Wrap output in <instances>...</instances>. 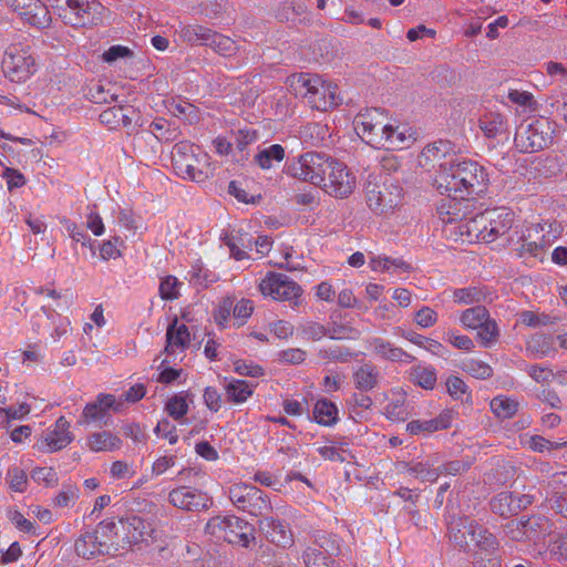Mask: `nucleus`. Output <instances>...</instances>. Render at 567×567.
Returning <instances> with one entry per match:
<instances>
[{"mask_svg": "<svg viewBox=\"0 0 567 567\" xmlns=\"http://www.w3.org/2000/svg\"><path fill=\"white\" fill-rule=\"evenodd\" d=\"M433 185L440 194L452 199L473 200L487 193L489 176L477 162L463 159L456 161L450 171L439 172Z\"/></svg>", "mask_w": 567, "mask_h": 567, "instance_id": "obj_1", "label": "nucleus"}, {"mask_svg": "<svg viewBox=\"0 0 567 567\" xmlns=\"http://www.w3.org/2000/svg\"><path fill=\"white\" fill-rule=\"evenodd\" d=\"M515 223V214L508 208L487 209L473 218L465 220L458 226L462 235L467 236V240L474 239L485 243H493L497 238L506 235Z\"/></svg>", "mask_w": 567, "mask_h": 567, "instance_id": "obj_2", "label": "nucleus"}, {"mask_svg": "<svg viewBox=\"0 0 567 567\" xmlns=\"http://www.w3.org/2000/svg\"><path fill=\"white\" fill-rule=\"evenodd\" d=\"M450 540L460 550L468 553L471 550L467 537L474 543L476 548L474 558H483L484 556H494L499 549L497 538L483 525L474 519L458 518L449 525Z\"/></svg>", "mask_w": 567, "mask_h": 567, "instance_id": "obj_3", "label": "nucleus"}, {"mask_svg": "<svg viewBox=\"0 0 567 567\" xmlns=\"http://www.w3.org/2000/svg\"><path fill=\"white\" fill-rule=\"evenodd\" d=\"M364 198L373 214L389 216L401 205L403 189L386 177L370 175L364 185Z\"/></svg>", "mask_w": 567, "mask_h": 567, "instance_id": "obj_4", "label": "nucleus"}, {"mask_svg": "<svg viewBox=\"0 0 567 567\" xmlns=\"http://www.w3.org/2000/svg\"><path fill=\"white\" fill-rule=\"evenodd\" d=\"M172 161L175 171L185 179L203 183L212 174L207 153L189 142L182 141L174 145Z\"/></svg>", "mask_w": 567, "mask_h": 567, "instance_id": "obj_5", "label": "nucleus"}, {"mask_svg": "<svg viewBox=\"0 0 567 567\" xmlns=\"http://www.w3.org/2000/svg\"><path fill=\"white\" fill-rule=\"evenodd\" d=\"M296 83L299 94L312 110L327 112L341 103L338 86L332 82L322 80L319 75L301 73L298 75Z\"/></svg>", "mask_w": 567, "mask_h": 567, "instance_id": "obj_6", "label": "nucleus"}, {"mask_svg": "<svg viewBox=\"0 0 567 567\" xmlns=\"http://www.w3.org/2000/svg\"><path fill=\"white\" fill-rule=\"evenodd\" d=\"M53 8L65 24L75 28L97 25L104 10L96 0H55Z\"/></svg>", "mask_w": 567, "mask_h": 567, "instance_id": "obj_7", "label": "nucleus"}, {"mask_svg": "<svg viewBox=\"0 0 567 567\" xmlns=\"http://www.w3.org/2000/svg\"><path fill=\"white\" fill-rule=\"evenodd\" d=\"M206 532L217 538L241 547H248L255 539L251 524L237 516H216L206 524Z\"/></svg>", "mask_w": 567, "mask_h": 567, "instance_id": "obj_8", "label": "nucleus"}, {"mask_svg": "<svg viewBox=\"0 0 567 567\" xmlns=\"http://www.w3.org/2000/svg\"><path fill=\"white\" fill-rule=\"evenodd\" d=\"M330 156L322 152H306L289 161L286 165L287 174L315 186L324 181V169L329 167Z\"/></svg>", "mask_w": 567, "mask_h": 567, "instance_id": "obj_9", "label": "nucleus"}, {"mask_svg": "<svg viewBox=\"0 0 567 567\" xmlns=\"http://www.w3.org/2000/svg\"><path fill=\"white\" fill-rule=\"evenodd\" d=\"M1 68L11 82L23 83L37 71V62L30 48L11 44L4 52Z\"/></svg>", "mask_w": 567, "mask_h": 567, "instance_id": "obj_10", "label": "nucleus"}, {"mask_svg": "<svg viewBox=\"0 0 567 567\" xmlns=\"http://www.w3.org/2000/svg\"><path fill=\"white\" fill-rule=\"evenodd\" d=\"M329 167L324 169V181L318 184L327 194L337 198H347L355 188V176L347 165L330 156Z\"/></svg>", "mask_w": 567, "mask_h": 567, "instance_id": "obj_11", "label": "nucleus"}, {"mask_svg": "<svg viewBox=\"0 0 567 567\" xmlns=\"http://www.w3.org/2000/svg\"><path fill=\"white\" fill-rule=\"evenodd\" d=\"M551 138L549 123L545 120H536L519 125L514 143L522 153H535L547 147L551 143Z\"/></svg>", "mask_w": 567, "mask_h": 567, "instance_id": "obj_12", "label": "nucleus"}, {"mask_svg": "<svg viewBox=\"0 0 567 567\" xmlns=\"http://www.w3.org/2000/svg\"><path fill=\"white\" fill-rule=\"evenodd\" d=\"M231 503L244 512L259 516L271 509L267 495L256 486L248 484H235L229 488Z\"/></svg>", "mask_w": 567, "mask_h": 567, "instance_id": "obj_13", "label": "nucleus"}, {"mask_svg": "<svg viewBox=\"0 0 567 567\" xmlns=\"http://www.w3.org/2000/svg\"><path fill=\"white\" fill-rule=\"evenodd\" d=\"M259 290L265 297H270L277 301H293L301 293V287L281 272L270 271L259 284Z\"/></svg>", "mask_w": 567, "mask_h": 567, "instance_id": "obj_14", "label": "nucleus"}, {"mask_svg": "<svg viewBox=\"0 0 567 567\" xmlns=\"http://www.w3.org/2000/svg\"><path fill=\"white\" fill-rule=\"evenodd\" d=\"M457 159L449 141L440 140L426 145L417 157L419 165L426 171H450Z\"/></svg>", "mask_w": 567, "mask_h": 567, "instance_id": "obj_15", "label": "nucleus"}, {"mask_svg": "<svg viewBox=\"0 0 567 567\" xmlns=\"http://www.w3.org/2000/svg\"><path fill=\"white\" fill-rule=\"evenodd\" d=\"M388 122L386 113L381 109H370L360 112L354 118L357 134L374 147V140L380 137Z\"/></svg>", "mask_w": 567, "mask_h": 567, "instance_id": "obj_16", "label": "nucleus"}, {"mask_svg": "<svg viewBox=\"0 0 567 567\" xmlns=\"http://www.w3.org/2000/svg\"><path fill=\"white\" fill-rule=\"evenodd\" d=\"M7 4L27 23L39 29L48 28L52 21L50 11L40 0H6Z\"/></svg>", "mask_w": 567, "mask_h": 567, "instance_id": "obj_17", "label": "nucleus"}, {"mask_svg": "<svg viewBox=\"0 0 567 567\" xmlns=\"http://www.w3.org/2000/svg\"><path fill=\"white\" fill-rule=\"evenodd\" d=\"M416 140L415 132L406 125H392L386 122L380 137L374 140L375 148L398 151L410 147Z\"/></svg>", "mask_w": 567, "mask_h": 567, "instance_id": "obj_18", "label": "nucleus"}, {"mask_svg": "<svg viewBox=\"0 0 567 567\" xmlns=\"http://www.w3.org/2000/svg\"><path fill=\"white\" fill-rule=\"evenodd\" d=\"M168 502L179 509L189 512L207 509L212 504L209 496L205 492L187 486L172 489L168 494Z\"/></svg>", "mask_w": 567, "mask_h": 567, "instance_id": "obj_19", "label": "nucleus"}, {"mask_svg": "<svg viewBox=\"0 0 567 567\" xmlns=\"http://www.w3.org/2000/svg\"><path fill=\"white\" fill-rule=\"evenodd\" d=\"M96 534L99 537L100 553L102 555L117 556L127 549V542L121 535L118 525L113 520H103L97 524Z\"/></svg>", "mask_w": 567, "mask_h": 567, "instance_id": "obj_20", "label": "nucleus"}, {"mask_svg": "<svg viewBox=\"0 0 567 567\" xmlns=\"http://www.w3.org/2000/svg\"><path fill=\"white\" fill-rule=\"evenodd\" d=\"M73 439V433L70 431V422L64 416H60L55 421L53 429L48 430L41 436L38 447L44 452H56L68 446Z\"/></svg>", "mask_w": 567, "mask_h": 567, "instance_id": "obj_21", "label": "nucleus"}, {"mask_svg": "<svg viewBox=\"0 0 567 567\" xmlns=\"http://www.w3.org/2000/svg\"><path fill=\"white\" fill-rule=\"evenodd\" d=\"M118 527L124 540L127 542V549H130L133 544L146 540L152 533L151 524L136 515L122 518L118 522Z\"/></svg>", "mask_w": 567, "mask_h": 567, "instance_id": "obj_22", "label": "nucleus"}, {"mask_svg": "<svg viewBox=\"0 0 567 567\" xmlns=\"http://www.w3.org/2000/svg\"><path fill=\"white\" fill-rule=\"evenodd\" d=\"M259 528L267 539L282 548L293 544V535L288 524L274 517H264L259 520Z\"/></svg>", "mask_w": 567, "mask_h": 567, "instance_id": "obj_23", "label": "nucleus"}, {"mask_svg": "<svg viewBox=\"0 0 567 567\" xmlns=\"http://www.w3.org/2000/svg\"><path fill=\"white\" fill-rule=\"evenodd\" d=\"M115 396L113 394H99L95 401L87 403L82 412L80 424H89L91 422L103 421L111 409L115 408Z\"/></svg>", "mask_w": 567, "mask_h": 567, "instance_id": "obj_24", "label": "nucleus"}, {"mask_svg": "<svg viewBox=\"0 0 567 567\" xmlns=\"http://www.w3.org/2000/svg\"><path fill=\"white\" fill-rule=\"evenodd\" d=\"M368 348L379 358L392 362H413L415 358L390 341L375 337L368 341Z\"/></svg>", "mask_w": 567, "mask_h": 567, "instance_id": "obj_25", "label": "nucleus"}, {"mask_svg": "<svg viewBox=\"0 0 567 567\" xmlns=\"http://www.w3.org/2000/svg\"><path fill=\"white\" fill-rule=\"evenodd\" d=\"M190 343V333L188 327L179 323L175 317L168 324L166 330V346L165 352L173 354L176 350L185 351Z\"/></svg>", "mask_w": 567, "mask_h": 567, "instance_id": "obj_26", "label": "nucleus"}, {"mask_svg": "<svg viewBox=\"0 0 567 567\" xmlns=\"http://www.w3.org/2000/svg\"><path fill=\"white\" fill-rule=\"evenodd\" d=\"M452 417L449 412H443L431 420H413L406 424V432L411 435H430L451 426Z\"/></svg>", "mask_w": 567, "mask_h": 567, "instance_id": "obj_27", "label": "nucleus"}, {"mask_svg": "<svg viewBox=\"0 0 567 567\" xmlns=\"http://www.w3.org/2000/svg\"><path fill=\"white\" fill-rule=\"evenodd\" d=\"M352 378L355 389L368 392L378 386L381 374L375 364L365 362L357 368Z\"/></svg>", "mask_w": 567, "mask_h": 567, "instance_id": "obj_28", "label": "nucleus"}, {"mask_svg": "<svg viewBox=\"0 0 567 567\" xmlns=\"http://www.w3.org/2000/svg\"><path fill=\"white\" fill-rule=\"evenodd\" d=\"M207 47L216 54L226 59L236 58L240 53L241 49L235 39L216 30H213Z\"/></svg>", "mask_w": 567, "mask_h": 567, "instance_id": "obj_29", "label": "nucleus"}, {"mask_svg": "<svg viewBox=\"0 0 567 567\" xmlns=\"http://www.w3.org/2000/svg\"><path fill=\"white\" fill-rule=\"evenodd\" d=\"M86 446L92 452H112L122 447V440L110 431L93 432L86 437Z\"/></svg>", "mask_w": 567, "mask_h": 567, "instance_id": "obj_30", "label": "nucleus"}, {"mask_svg": "<svg viewBox=\"0 0 567 567\" xmlns=\"http://www.w3.org/2000/svg\"><path fill=\"white\" fill-rule=\"evenodd\" d=\"M213 29L202 24H179L177 30L179 39L189 45H205L209 41Z\"/></svg>", "mask_w": 567, "mask_h": 567, "instance_id": "obj_31", "label": "nucleus"}, {"mask_svg": "<svg viewBox=\"0 0 567 567\" xmlns=\"http://www.w3.org/2000/svg\"><path fill=\"white\" fill-rule=\"evenodd\" d=\"M478 126L487 138H495L507 131V121L501 113L488 112L480 117Z\"/></svg>", "mask_w": 567, "mask_h": 567, "instance_id": "obj_32", "label": "nucleus"}, {"mask_svg": "<svg viewBox=\"0 0 567 567\" xmlns=\"http://www.w3.org/2000/svg\"><path fill=\"white\" fill-rule=\"evenodd\" d=\"M226 401L233 404L245 403L252 394L254 386L247 381L233 379L224 385Z\"/></svg>", "mask_w": 567, "mask_h": 567, "instance_id": "obj_33", "label": "nucleus"}, {"mask_svg": "<svg viewBox=\"0 0 567 567\" xmlns=\"http://www.w3.org/2000/svg\"><path fill=\"white\" fill-rule=\"evenodd\" d=\"M525 533L528 542H538L551 532V524L545 516H530L527 519H523Z\"/></svg>", "mask_w": 567, "mask_h": 567, "instance_id": "obj_34", "label": "nucleus"}, {"mask_svg": "<svg viewBox=\"0 0 567 567\" xmlns=\"http://www.w3.org/2000/svg\"><path fill=\"white\" fill-rule=\"evenodd\" d=\"M100 540L96 534V530L86 532L82 534L74 544L75 553L78 556L84 559H91L99 555L101 546L99 545Z\"/></svg>", "mask_w": 567, "mask_h": 567, "instance_id": "obj_35", "label": "nucleus"}, {"mask_svg": "<svg viewBox=\"0 0 567 567\" xmlns=\"http://www.w3.org/2000/svg\"><path fill=\"white\" fill-rule=\"evenodd\" d=\"M547 249L544 244L538 245L535 241H524L518 239L514 254L516 257L524 259L525 262L543 261L546 256Z\"/></svg>", "mask_w": 567, "mask_h": 567, "instance_id": "obj_36", "label": "nucleus"}, {"mask_svg": "<svg viewBox=\"0 0 567 567\" xmlns=\"http://www.w3.org/2000/svg\"><path fill=\"white\" fill-rule=\"evenodd\" d=\"M491 292L485 287H466L453 291V300L456 303H481L485 302Z\"/></svg>", "mask_w": 567, "mask_h": 567, "instance_id": "obj_37", "label": "nucleus"}, {"mask_svg": "<svg viewBox=\"0 0 567 567\" xmlns=\"http://www.w3.org/2000/svg\"><path fill=\"white\" fill-rule=\"evenodd\" d=\"M313 417L317 423L330 426L338 421V408L328 399L318 400L313 408Z\"/></svg>", "mask_w": 567, "mask_h": 567, "instance_id": "obj_38", "label": "nucleus"}, {"mask_svg": "<svg viewBox=\"0 0 567 567\" xmlns=\"http://www.w3.org/2000/svg\"><path fill=\"white\" fill-rule=\"evenodd\" d=\"M546 228H550L548 223L532 224L526 227L519 239L524 241H535L537 245L538 243L544 244V248L548 249L553 243V238L550 231L546 230Z\"/></svg>", "mask_w": 567, "mask_h": 567, "instance_id": "obj_39", "label": "nucleus"}, {"mask_svg": "<svg viewBox=\"0 0 567 567\" xmlns=\"http://www.w3.org/2000/svg\"><path fill=\"white\" fill-rule=\"evenodd\" d=\"M410 379L414 384L425 390H433L437 381L435 369L423 365L413 367L410 372Z\"/></svg>", "mask_w": 567, "mask_h": 567, "instance_id": "obj_40", "label": "nucleus"}, {"mask_svg": "<svg viewBox=\"0 0 567 567\" xmlns=\"http://www.w3.org/2000/svg\"><path fill=\"white\" fill-rule=\"evenodd\" d=\"M455 200L456 199H452L450 197H447V199H442L437 206V215L444 224L460 221L461 226L465 223L463 221L464 214L461 213V209L458 208L460 204Z\"/></svg>", "mask_w": 567, "mask_h": 567, "instance_id": "obj_41", "label": "nucleus"}, {"mask_svg": "<svg viewBox=\"0 0 567 567\" xmlns=\"http://www.w3.org/2000/svg\"><path fill=\"white\" fill-rule=\"evenodd\" d=\"M515 495L511 492H501L491 501L492 512L499 516H512L516 514Z\"/></svg>", "mask_w": 567, "mask_h": 567, "instance_id": "obj_42", "label": "nucleus"}, {"mask_svg": "<svg viewBox=\"0 0 567 567\" xmlns=\"http://www.w3.org/2000/svg\"><path fill=\"white\" fill-rule=\"evenodd\" d=\"M369 266L374 271H392L401 269L403 271H410L411 266L401 258L381 257L373 256L370 258Z\"/></svg>", "mask_w": 567, "mask_h": 567, "instance_id": "obj_43", "label": "nucleus"}, {"mask_svg": "<svg viewBox=\"0 0 567 567\" xmlns=\"http://www.w3.org/2000/svg\"><path fill=\"white\" fill-rule=\"evenodd\" d=\"M489 318V312L484 306H476L464 310L460 321L467 329H477Z\"/></svg>", "mask_w": 567, "mask_h": 567, "instance_id": "obj_44", "label": "nucleus"}, {"mask_svg": "<svg viewBox=\"0 0 567 567\" xmlns=\"http://www.w3.org/2000/svg\"><path fill=\"white\" fill-rule=\"evenodd\" d=\"M491 410L499 419H509L518 410L517 401L505 395H497L489 403Z\"/></svg>", "mask_w": 567, "mask_h": 567, "instance_id": "obj_45", "label": "nucleus"}, {"mask_svg": "<svg viewBox=\"0 0 567 567\" xmlns=\"http://www.w3.org/2000/svg\"><path fill=\"white\" fill-rule=\"evenodd\" d=\"M327 134V126L319 123H308L300 130L302 143L309 146H319L322 144Z\"/></svg>", "mask_w": 567, "mask_h": 567, "instance_id": "obj_46", "label": "nucleus"}, {"mask_svg": "<svg viewBox=\"0 0 567 567\" xmlns=\"http://www.w3.org/2000/svg\"><path fill=\"white\" fill-rule=\"evenodd\" d=\"M285 157V150L279 144H272L256 154L255 161L262 169H269L272 162H281Z\"/></svg>", "mask_w": 567, "mask_h": 567, "instance_id": "obj_47", "label": "nucleus"}, {"mask_svg": "<svg viewBox=\"0 0 567 567\" xmlns=\"http://www.w3.org/2000/svg\"><path fill=\"white\" fill-rule=\"evenodd\" d=\"M461 368L471 377L480 380H486L493 375V368L488 363L473 358L463 360Z\"/></svg>", "mask_w": 567, "mask_h": 567, "instance_id": "obj_48", "label": "nucleus"}, {"mask_svg": "<svg viewBox=\"0 0 567 567\" xmlns=\"http://www.w3.org/2000/svg\"><path fill=\"white\" fill-rule=\"evenodd\" d=\"M477 330V338L484 348H491L497 342L499 337L498 326L494 319H491V317L485 320Z\"/></svg>", "mask_w": 567, "mask_h": 567, "instance_id": "obj_49", "label": "nucleus"}, {"mask_svg": "<svg viewBox=\"0 0 567 567\" xmlns=\"http://www.w3.org/2000/svg\"><path fill=\"white\" fill-rule=\"evenodd\" d=\"M150 131L158 140L163 142L175 141L179 131L177 127L171 125L166 120L159 118L151 123Z\"/></svg>", "mask_w": 567, "mask_h": 567, "instance_id": "obj_50", "label": "nucleus"}, {"mask_svg": "<svg viewBox=\"0 0 567 567\" xmlns=\"http://www.w3.org/2000/svg\"><path fill=\"white\" fill-rule=\"evenodd\" d=\"M165 412L176 421L184 417L188 412L185 393L181 392L169 398L165 404Z\"/></svg>", "mask_w": 567, "mask_h": 567, "instance_id": "obj_51", "label": "nucleus"}, {"mask_svg": "<svg viewBox=\"0 0 567 567\" xmlns=\"http://www.w3.org/2000/svg\"><path fill=\"white\" fill-rule=\"evenodd\" d=\"M7 484L12 492L23 493L28 487V475L24 470L12 466L9 467L6 475Z\"/></svg>", "mask_w": 567, "mask_h": 567, "instance_id": "obj_52", "label": "nucleus"}, {"mask_svg": "<svg viewBox=\"0 0 567 567\" xmlns=\"http://www.w3.org/2000/svg\"><path fill=\"white\" fill-rule=\"evenodd\" d=\"M408 473L422 482L433 483L440 477L441 470L432 467L426 463L417 462L408 467Z\"/></svg>", "mask_w": 567, "mask_h": 567, "instance_id": "obj_53", "label": "nucleus"}, {"mask_svg": "<svg viewBox=\"0 0 567 567\" xmlns=\"http://www.w3.org/2000/svg\"><path fill=\"white\" fill-rule=\"evenodd\" d=\"M79 497V488L73 484H64L62 489L52 499L54 507L64 508L74 504Z\"/></svg>", "mask_w": 567, "mask_h": 567, "instance_id": "obj_54", "label": "nucleus"}, {"mask_svg": "<svg viewBox=\"0 0 567 567\" xmlns=\"http://www.w3.org/2000/svg\"><path fill=\"white\" fill-rule=\"evenodd\" d=\"M31 478L44 487H54L59 483L58 473L53 467H35L31 472Z\"/></svg>", "mask_w": 567, "mask_h": 567, "instance_id": "obj_55", "label": "nucleus"}, {"mask_svg": "<svg viewBox=\"0 0 567 567\" xmlns=\"http://www.w3.org/2000/svg\"><path fill=\"white\" fill-rule=\"evenodd\" d=\"M181 282L174 276H166L159 284V296L164 300H174L178 297Z\"/></svg>", "mask_w": 567, "mask_h": 567, "instance_id": "obj_56", "label": "nucleus"}, {"mask_svg": "<svg viewBox=\"0 0 567 567\" xmlns=\"http://www.w3.org/2000/svg\"><path fill=\"white\" fill-rule=\"evenodd\" d=\"M302 12V7L297 6L293 1L281 2L275 11V18L280 22L289 21L293 16H299Z\"/></svg>", "mask_w": 567, "mask_h": 567, "instance_id": "obj_57", "label": "nucleus"}, {"mask_svg": "<svg viewBox=\"0 0 567 567\" xmlns=\"http://www.w3.org/2000/svg\"><path fill=\"white\" fill-rule=\"evenodd\" d=\"M234 302L235 299L230 297L223 298L217 308L214 311V318L217 324L224 326L229 319L230 315H234Z\"/></svg>", "mask_w": 567, "mask_h": 567, "instance_id": "obj_58", "label": "nucleus"}, {"mask_svg": "<svg viewBox=\"0 0 567 567\" xmlns=\"http://www.w3.org/2000/svg\"><path fill=\"white\" fill-rule=\"evenodd\" d=\"M444 340L451 343L454 348L464 351H472L475 347L474 341L468 336L457 334L453 330L445 332Z\"/></svg>", "mask_w": 567, "mask_h": 567, "instance_id": "obj_59", "label": "nucleus"}, {"mask_svg": "<svg viewBox=\"0 0 567 567\" xmlns=\"http://www.w3.org/2000/svg\"><path fill=\"white\" fill-rule=\"evenodd\" d=\"M121 105H114L112 107H107L100 114V122L107 126L110 130H115L121 127L120 120L121 116Z\"/></svg>", "mask_w": 567, "mask_h": 567, "instance_id": "obj_60", "label": "nucleus"}, {"mask_svg": "<svg viewBox=\"0 0 567 567\" xmlns=\"http://www.w3.org/2000/svg\"><path fill=\"white\" fill-rule=\"evenodd\" d=\"M234 370L244 377L258 378L264 375V369L260 365L246 360H236L234 362Z\"/></svg>", "mask_w": 567, "mask_h": 567, "instance_id": "obj_61", "label": "nucleus"}, {"mask_svg": "<svg viewBox=\"0 0 567 567\" xmlns=\"http://www.w3.org/2000/svg\"><path fill=\"white\" fill-rule=\"evenodd\" d=\"M278 361L286 364H300L306 360L307 353L299 348H290L278 352Z\"/></svg>", "mask_w": 567, "mask_h": 567, "instance_id": "obj_62", "label": "nucleus"}, {"mask_svg": "<svg viewBox=\"0 0 567 567\" xmlns=\"http://www.w3.org/2000/svg\"><path fill=\"white\" fill-rule=\"evenodd\" d=\"M307 567H328L326 555L318 548L308 547L303 553Z\"/></svg>", "mask_w": 567, "mask_h": 567, "instance_id": "obj_63", "label": "nucleus"}, {"mask_svg": "<svg viewBox=\"0 0 567 567\" xmlns=\"http://www.w3.org/2000/svg\"><path fill=\"white\" fill-rule=\"evenodd\" d=\"M437 313L430 307H422L415 312L414 321L422 328L433 327L437 322Z\"/></svg>", "mask_w": 567, "mask_h": 567, "instance_id": "obj_64", "label": "nucleus"}]
</instances>
